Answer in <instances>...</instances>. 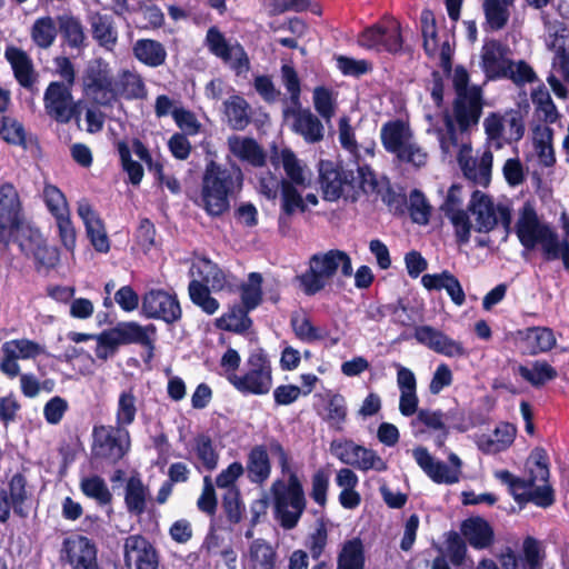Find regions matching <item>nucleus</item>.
Segmentation results:
<instances>
[{"instance_id": "35", "label": "nucleus", "mask_w": 569, "mask_h": 569, "mask_svg": "<svg viewBox=\"0 0 569 569\" xmlns=\"http://www.w3.org/2000/svg\"><path fill=\"white\" fill-rule=\"evenodd\" d=\"M44 241L42 234L38 229H34L22 221L17 227L9 230L7 234V241L0 240L3 250L9 248L11 242H16L20 251L26 256L30 257L31 253Z\"/></svg>"}, {"instance_id": "30", "label": "nucleus", "mask_w": 569, "mask_h": 569, "mask_svg": "<svg viewBox=\"0 0 569 569\" xmlns=\"http://www.w3.org/2000/svg\"><path fill=\"white\" fill-rule=\"evenodd\" d=\"M4 57L11 66L18 83L26 89H31L38 76L28 53L20 48L9 46L6 48Z\"/></svg>"}, {"instance_id": "48", "label": "nucleus", "mask_w": 569, "mask_h": 569, "mask_svg": "<svg viewBox=\"0 0 569 569\" xmlns=\"http://www.w3.org/2000/svg\"><path fill=\"white\" fill-rule=\"evenodd\" d=\"M197 274L200 281L213 291H220L226 286L223 271L209 259H200L192 267V274Z\"/></svg>"}, {"instance_id": "34", "label": "nucleus", "mask_w": 569, "mask_h": 569, "mask_svg": "<svg viewBox=\"0 0 569 569\" xmlns=\"http://www.w3.org/2000/svg\"><path fill=\"white\" fill-rule=\"evenodd\" d=\"M151 500L149 487L140 476H131L124 486V506L131 516L140 517L148 509Z\"/></svg>"}, {"instance_id": "22", "label": "nucleus", "mask_w": 569, "mask_h": 569, "mask_svg": "<svg viewBox=\"0 0 569 569\" xmlns=\"http://www.w3.org/2000/svg\"><path fill=\"white\" fill-rule=\"evenodd\" d=\"M61 559L66 560L72 569H99L97 548L87 537L74 535L63 540Z\"/></svg>"}, {"instance_id": "20", "label": "nucleus", "mask_w": 569, "mask_h": 569, "mask_svg": "<svg viewBox=\"0 0 569 569\" xmlns=\"http://www.w3.org/2000/svg\"><path fill=\"white\" fill-rule=\"evenodd\" d=\"M206 42L209 51L220 58L238 76L249 71L250 62L243 47L239 43H229L217 28L212 27L208 30Z\"/></svg>"}, {"instance_id": "6", "label": "nucleus", "mask_w": 569, "mask_h": 569, "mask_svg": "<svg viewBox=\"0 0 569 569\" xmlns=\"http://www.w3.org/2000/svg\"><path fill=\"white\" fill-rule=\"evenodd\" d=\"M339 268L343 277L352 276V262L347 252L339 249L318 252L310 257L308 269L297 276L296 280L307 296H315L326 288Z\"/></svg>"}, {"instance_id": "59", "label": "nucleus", "mask_w": 569, "mask_h": 569, "mask_svg": "<svg viewBox=\"0 0 569 569\" xmlns=\"http://www.w3.org/2000/svg\"><path fill=\"white\" fill-rule=\"evenodd\" d=\"M449 415L450 412L445 413L441 410L420 409L416 418L411 420L410 426L417 430L416 435L422 432V430H418L420 425L432 430H442L447 428L445 422Z\"/></svg>"}, {"instance_id": "14", "label": "nucleus", "mask_w": 569, "mask_h": 569, "mask_svg": "<svg viewBox=\"0 0 569 569\" xmlns=\"http://www.w3.org/2000/svg\"><path fill=\"white\" fill-rule=\"evenodd\" d=\"M471 144L467 139H461V143L452 148L449 152H442L445 156L457 153L458 163L465 177L476 184L488 186L491 178V168L493 156L491 150L486 149L480 156H471Z\"/></svg>"}, {"instance_id": "28", "label": "nucleus", "mask_w": 569, "mask_h": 569, "mask_svg": "<svg viewBox=\"0 0 569 569\" xmlns=\"http://www.w3.org/2000/svg\"><path fill=\"white\" fill-rule=\"evenodd\" d=\"M506 48L496 40L486 42L482 47L481 66L488 79L506 78L510 69V60Z\"/></svg>"}, {"instance_id": "46", "label": "nucleus", "mask_w": 569, "mask_h": 569, "mask_svg": "<svg viewBox=\"0 0 569 569\" xmlns=\"http://www.w3.org/2000/svg\"><path fill=\"white\" fill-rule=\"evenodd\" d=\"M57 34L58 22L50 16L36 19L30 29L32 42L40 49H49L54 43Z\"/></svg>"}, {"instance_id": "4", "label": "nucleus", "mask_w": 569, "mask_h": 569, "mask_svg": "<svg viewBox=\"0 0 569 569\" xmlns=\"http://www.w3.org/2000/svg\"><path fill=\"white\" fill-rule=\"evenodd\" d=\"M242 172L239 168H222L210 161L202 176L201 204L206 212L219 217L228 211L229 196L241 189Z\"/></svg>"}, {"instance_id": "27", "label": "nucleus", "mask_w": 569, "mask_h": 569, "mask_svg": "<svg viewBox=\"0 0 569 569\" xmlns=\"http://www.w3.org/2000/svg\"><path fill=\"white\" fill-rule=\"evenodd\" d=\"M77 212L84 223L87 236L93 248L99 252H108L110 243L103 222L87 199L78 201Z\"/></svg>"}, {"instance_id": "37", "label": "nucleus", "mask_w": 569, "mask_h": 569, "mask_svg": "<svg viewBox=\"0 0 569 569\" xmlns=\"http://www.w3.org/2000/svg\"><path fill=\"white\" fill-rule=\"evenodd\" d=\"M461 533L475 549H486L493 542V530L480 517L469 518L461 525Z\"/></svg>"}, {"instance_id": "47", "label": "nucleus", "mask_w": 569, "mask_h": 569, "mask_svg": "<svg viewBox=\"0 0 569 569\" xmlns=\"http://www.w3.org/2000/svg\"><path fill=\"white\" fill-rule=\"evenodd\" d=\"M57 22L58 30L70 48L80 49L84 46L86 34L83 26L77 17L61 14L57 17Z\"/></svg>"}, {"instance_id": "23", "label": "nucleus", "mask_w": 569, "mask_h": 569, "mask_svg": "<svg viewBox=\"0 0 569 569\" xmlns=\"http://www.w3.org/2000/svg\"><path fill=\"white\" fill-rule=\"evenodd\" d=\"M283 117L292 119V131L301 136L306 142L318 143L323 140L325 126L309 108H302L301 104L284 107Z\"/></svg>"}, {"instance_id": "16", "label": "nucleus", "mask_w": 569, "mask_h": 569, "mask_svg": "<svg viewBox=\"0 0 569 569\" xmlns=\"http://www.w3.org/2000/svg\"><path fill=\"white\" fill-rule=\"evenodd\" d=\"M412 457L422 471L436 483L453 485L461 477L462 461L453 452L448 456L451 466L436 460L427 448L417 447L412 450Z\"/></svg>"}, {"instance_id": "63", "label": "nucleus", "mask_w": 569, "mask_h": 569, "mask_svg": "<svg viewBox=\"0 0 569 569\" xmlns=\"http://www.w3.org/2000/svg\"><path fill=\"white\" fill-rule=\"evenodd\" d=\"M42 196L48 210L54 218L63 214L67 216L70 212L64 194L56 186L46 184Z\"/></svg>"}, {"instance_id": "58", "label": "nucleus", "mask_w": 569, "mask_h": 569, "mask_svg": "<svg viewBox=\"0 0 569 569\" xmlns=\"http://www.w3.org/2000/svg\"><path fill=\"white\" fill-rule=\"evenodd\" d=\"M3 351L6 355L17 357L18 359H31L44 353V347L28 339H18L6 342Z\"/></svg>"}, {"instance_id": "52", "label": "nucleus", "mask_w": 569, "mask_h": 569, "mask_svg": "<svg viewBox=\"0 0 569 569\" xmlns=\"http://www.w3.org/2000/svg\"><path fill=\"white\" fill-rule=\"evenodd\" d=\"M188 291L191 301L203 312L213 315L219 309V302L216 298L211 297L210 288H208L199 279H193L190 281Z\"/></svg>"}, {"instance_id": "64", "label": "nucleus", "mask_w": 569, "mask_h": 569, "mask_svg": "<svg viewBox=\"0 0 569 569\" xmlns=\"http://www.w3.org/2000/svg\"><path fill=\"white\" fill-rule=\"evenodd\" d=\"M281 209L283 214L291 216L297 211L303 212L306 206L301 194L291 182L282 179Z\"/></svg>"}, {"instance_id": "29", "label": "nucleus", "mask_w": 569, "mask_h": 569, "mask_svg": "<svg viewBox=\"0 0 569 569\" xmlns=\"http://www.w3.org/2000/svg\"><path fill=\"white\" fill-rule=\"evenodd\" d=\"M148 90L142 77L129 69H121L114 76V103L119 99L143 100Z\"/></svg>"}, {"instance_id": "54", "label": "nucleus", "mask_w": 569, "mask_h": 569, "mask_svg": "<svg viewBox=\"0 0 569 569\" xmlns=\"http://www.w3.org/2000/svg\"><path fill=\"white\" fill-rule=\"evenodd\" d=\"M312 102L319 116L327 123H330L337 110L333 92L326 87H316L312 92Z\"/></svg>"}, {"instance_id": "12", "label": "nucleus", "mask_w": 569, "mask_h": 569, "mask_svg": "<svg viewBox=\"0 0 569 569\" xmlns=\"http://www.w3.org/2000/svg\"><path fill=\"white\" fill-rule=\"evenodd\" d=\"M83 94L94 104H114V74L107 61L99 58L87 66L82 76Z\"/></svg>"}, {"instance_id": "49", "label": "nucleus", "mask_w": 569, "mask_h": 569, "mask_svg": "<svg viewBox=\"0 0 569 569\" xmlns=\"http://www.w3.org/2000/svg\"><path fill=\"white\" fill-rule=\"evenodd\" d=\"M533 147L539 162L552 167L556 162L552 148V130L548 126H537L533 129Z\"/></svg>"}, {"instance_id": "62", "label": "nucleus", "mask_w": 569, "mask_h": 569, "mask_svg": "<svg viewBox=\"0 0 569 569\" xmlns=\"http://www.w3.org/2000/svg\"><path fill=\"white\" fill-rule=\"evenodd\" d=\"M281 81L287 92L289 93V99L286 107H297L301 104L300 79L293 67L290 64H283L281 67Z\"/></svg>"}, {"instance_id": "9", "label": "nucleus", "mask_w": 569, "mask_h": 569, "mask_svg": "<svg viewBox=\"0 0 569 569\" xmlns=\"http://www.w3.org/2000/svg\"><path fill=\"white\" fill-rule=\"evenodd\" d=\"M130 445L127 428L100 425L92 429L91 457L96 461L114 465L128 453Z\"/></svg>"}, {"instance_id": "25", "label": "nucleus", "mask_w": 569, "mask_h": 569, "mask_svg": "<svg viewBox=\"0 0 569 569\" xmlns=\"http://www.w3.org/2000/svg\"><path fill=\"white\" fill-rule=\"evenodd\" d=\"M415 338L437 353L451 358L467 356V350L460 341L451 339L430 326L418 327L415 331Z\"/></svg>"}, {"instance_id": "32", "label": "nucleus", "mask_w": 569, "mask_h": 569, "mask_svg": "<svg viewBox=\"0 0 569 569\" xmlns=\"http://www.w3.org/2000/svg\"><path fill=\"white\" fill-rule=\"evenodd\" d=\"M244 561L248 569H277L278 552L267 540L253 539L244 553Z\"/></svg>"}, {"instance_id": "2", "label": "nucleus", "mask_w": 569, "mask_h": 569, "mask_svg": "<svg viewBox=\"0 0 569 569\" xmlns=\"http://www.w3.org/2000/svg\"><path fill=\"white\" fill-rule=\"evenodd\" d=\"M467 70L458 66L452 76L455 100L451 111L442 114V126L435 129L442 152H449L467 139L470 130L480 120L483 93L480 86L469 83Z\"/></svg>"}, {"instance_id": "42", "label": "nucleus", "mask_w": 569, "mask_h": 569, "mask_svg": "<svg viewBox=\"0 0 569 569\" xmlns=\"http://www.w3.org/2000/svg\"><path fill=\"white\" fill-rule=\"evenodd\" d=\"M273 163L281 162L287 177L290 179L289 182L300 187H306L309 182L308 170L301 164L295 152L288 148L282 149L277 156V151L271 156Z\"/></svg>"}, {"instance_id": "19", "label": "nucleus", "mask_w": 569, "mask_h": 569, "mask_svg": "<svg viewBox=\"0 0 569 569\" xmlns=\"http://www.w3.org/2000/svg\"><path fill=\"white\" fill-rule=\"evenodd\" d=\"M142 313L150 319H160L168 325L181 319L182 310L178 298L162 289L148 290L141 300Z\"/></svg>"}, {"instance_id": "1", "label": "nucleus", "mask_w": 569, "mask_h": 569, "mask_svg": "<svg viewBox=\"0 0 569 569\" xmlns=\"http://www.w3.org/2000/svg\"><path fill=\"white\" fill-rule=\"evenodd\" d=\"M269 453L277 459L282 475L287 476V479H276L270 487L274 519L282 529L292 530L306 510L307 500L299 477L291 470L290 456L281 442L268 438L266 443L253 446L247 456L244 472L251 483L262 486L271 475Z\"/></svg>"}, {"instance_id": "44", "label": "nucleus", "mask_w": 569, "mask_h": 569, "mask_svg": "<svg viewBox=\"0 0 569 569\" xmlns=\"http://www.w3.org/2000/svg\"><path fill=\"white\" fill-rule=\"evenodd\" d=\"M224 113L233 130H243L251 122L249 103L240 96H231L224 102Z\"/></svg>"}, {"instance_id": "50", "label": "nucleus", "mask_w": 569, "mask_h": 569, "mask_svg": "<svg viewBox=\"0 0 569 569\" xmlns=\"http://www.w3.org/2000/svg\"><path fill=\"white\" fill-rule=\"evenodd\" d=\"M525 342L530 353L547 352L556 345V337L551 329L533 327L526 330Z\"/></svg>"}, {"instance_id": "55", "label": "nucleus", "mask_w": 569, "mask_h": 569, "mask_svg": "<svg viewBox=\"0 0 569 569\" xmlns=\"http://www.w3.org/2000/svg\"><path fill=\"white\" fill-rule=\"evenodd\" d=\"M80 489L87 497L94 499L99 505H109L112 500V495L106 481L99 476L81 479Z\"/></svg>"}, {"instance_id": "40", "label": "nucleus", "mask_w": 569, "mask_h": 569, "mask_svg": "<svg viewBox=\"0 0 569 569\" xmlns=\"http://www.w3.org/2000/svg\"><path fill=\"white\" fill-rule=\"evenodd\" d=\"M92 37L104 49L112 51L118 42V31L111 16L94 13L90 18Z\"/></svg>"}, {"instance_id": "21", "label": "nucleus", "mask_w": 569, "mask_h": 569, "mask_svg": "<svg viewBox=\"0 0 569 569\" xmlns=\"http://www.w3.org/2000/svg\"><path fill=\"white\" fill-rule=\"evenodd\" d=\"M319 177L325 199L328 201L348 197L355 189L353 171L339 169L331 161H320Z\"/></svg>"}, {"instance_id": "13", "label": "nucleus", "mask_w": 569, "mask_h": 569, "mask_svg": "<svg viewBox=\"0 0 569 569\" xmlns=\"http://www.w3.org/2000/svg\"><path fill=\"white\" fill-rule=\"evenodd\" d=\"M468 210L476 220V230L478 232H489L498 223H501L508 233L511 227V212L506 206L495 207L490 197L476 190L472 192L468 204Z\"/></svg>"}, {"instance_id": "60", "label": "nucleus", "mask_w": 569, "mask_h": 569, "mask_svg": "<svg viewBox=\"0 0 569 569\" xmlns=\"http://www.w3.org/2000/svg\"><path fill=\"white\" fill-rule=\"evenodd\" d=\"M268 16H278L288 11L302 12L310 8V0H259Z\"/></svg>"}, {"instance_id": "3", "label": "nucleus", "mask_w": 569, "mask_h": 569, "mask_svg": "<svg viewBox=\"0 0 569 569\" xmlns=\"http://www.w3.org/2000/svg\"><path fill=\"white\" fill-rule=\"evenodd\" d=\"M528 478L515 477L508 470H498L495 477L507 485L509 492L518 503L532 502L538 507L548 508L555 502V495L548 483L549 469L545 461L536 459L529 461Z\"/></svg>"}, {"instance_id": "57", "label": "nucleus", "mask_w": 569, "mask_h": 569, "mask_svg": "<svg viewBox=\"0 0 569 569\" xmlns=\"http://www.w3.org/2000/svg\"><path fill=\"white\" fill-rule=\"evenodd\" d=\"M533 104L536 106V112L540 120L546 123H553L558 119V112L553 104L550 93L542 87L535 90L531 94Z\"/></svg>"}, {"instance_id": "43", "label": "nucleus", "mask_w": 569, "mask_h": 569, "mask_svg": "<svg viewBox=\"0 0 569 569\" xmlns=\"http://www.w3.org/2000/svg\"><path fill=\"white\" fill-rule=\"evenodd\" d=\"M515 0H482L486 24L491 31L503 29L510 18Z\"/></svg>"}, {"instance_id": "61", "label": "nucleus", "mask_w": 569, "mask_h": 569, "mask_svg": "<svg viewBox=\"0 0 569 569\" xmlns=\"http://www.w3.org/2000/svg\"><path fill=\"white\" fill-rule=\"evenodd\" d=\"M222 508L230 523H239L243 518L244 505L238 488H230L222 497Z\"/></svg>"}, {"instance_id": "26", "label": "nucleus", "mask_w": 569, "mask_h": 569, "mask_svg": "<svg viewBox=\"0 0 569 569\" xmlns=\"http://www.w3.org/2000/svg\"><path fill=\"white\" fill-rule=\"evenodd\" d=\"M21 203L17 189L11 183L0 187V240L7 241L10 229L21 222Z\"/></svg>"}, {"instance_id": "39", "label": "nucleus", "mask_w": 569, "mask_h": 569, "mask_svg": "<svg viewBox=\"0 0 569 569\" xmlns=\"http://www.w3.org/2000/svg\"><path fill=\"white\" fill-rule=\"evenodd\" d=\"M134 58L150 68H158L164 64L167 51L163 44L152 39H139L132 47Z\"/></svg>"}, {"instance_id": "11", "label": "nucleus", "mask_w": 569, "mask_h": 569, "mask_svg": "<svg viewBox=\"0 0 569 569\" xmlns=\"http://www.w3.org/2000/svg\"><path fill=\"white\" fill-rule=\"evenodd\" d=\"M230 383L241 393L262 396L272 388V368L268 356L258 350L248 357L242 375H232Z\"/></svg>"}, {"instance_id": "45", "label": "nucleus", "mask_w": 569, "mask_h": 569, "mask_svg": "<svg viewBox=\"0 0 569 569\" xmlns=\"http://www.w3.org/2000/svg\"><path fill=\"white\" fill-rule=\"evenodd\" d=\"M520 377L538 388L557 377V370L547 361L537 360L529 365H520L517 369Z\"/></svg>"}, {"instance_id": "24", "label": "nucleus", "mask_w": 569, "mask_h": 569, "mask_svg": "<svg viewBox=\"0 0 569 569\" xmlns=\"http://www.w3.org/2000/svg\"><path fill=\"white\" fill-rule=\"evenodd\" d=\"M123 550L128 569H159V555L144 537L140 535L127 537Z\"/></svg>"}, {"instance_id": "53", "label": "nucleus", "mask_w": 569, "mask_h": 569, "mask_svg": "<svg viewBox=\"0 0 569 569\" xmlns=\"http://www.w3.org/2000/svg\"><path fill=\"white\" fill-rule=\"evenodd\" d=\"M262 276L259 272H251L248 282L240 287L242 307L247 311L256 309L262 300Z\"/></svg>"}, {"instance_id": "38", "label": "nucleus", "mask_w": 569, "mask_h": 569, "mask_svg": "<svg viewBox=\"0 0 569 569\" xmlns=\"http://www.w3.org/2000/svg\"><path fill=\"white\" fill-rule=\"evenodd\" d=\"M117 327L123 345L139 343L147 347L149 349V357H152L156 336V327L153 325L141 326L136 321H129L119 323Z\"/></svg>"}, {"instance_id": "36", "label": "nucleus", "mask_w": 569, "mask_h": 569, "mask_svg": "<svg viewBox=\"0 0 569 569\" xmlns=\"http://www.w3.org/2000/svg\"><path fill=\"white\" fill-rule=\"evenodd\" d=\"M227 143L230 152L240 160L247 161L253 167H262L266 163V153L254 139L231 136Z\"/></svg>"}, {"instance_id": "51", "label": "nucleus", "mask_w": 569, "mask_h": 569, "mask_svg": "<svg viewBox=\"0 0 569 569\" xmlns=\"http://www.w3.org/2000/svg\"><path fill=\"white\" fill-rule=\"evenodd\" d=\"M137 411V397L133 389L130 388L121 391L117 403L114 426L127 428L132 425L134 422Z\"/></svg>"}, {"instance_id": "56", "label": "nucleus", "mask_w": 569, "mask_h": 569, "mask_svg": "<svg viewBox=\"0 0 569 569\" xmlns=\"http://www.w3.org/2000/svg\"><path fill=\"white\" fill-rule=\"evenodd\" d=\"M291 326L296 336L303 342L311 343L323 340L327 336L325 330L313 326L311 320L306 316H293L291 318Z\"/></svg>"}, {"instance_id": "10", "label": "nucleus", "mask_w": 569, "mask_h": 569, "mask_svg": "<svg viewBox=\"0 0 569 569\" xmlns=\"http://www.w3.org/2000/svg\"><path fill=\"white\" fill-rule=\"evenodd\" d=\"M487 137L486 149H501L505 144L518 142L525 134V121L520 110L505 113L491 112L483 120Z\"/></svg>"}, {"instance_id": "41", "label": "nucleus", "mask_w": 569, "mask_h": 569, "mask_svg": "<svg viewBox=\"0 0 569 569\" xmlns=\"http://www.w3.org/2000/svg\"><path fill=\"white\" fill-rule=\"evenodd\" d=\"M366 553L361 539L345 541L337 555V569H365Z\"/></svg>"}, {"instance_id": "7", "label": "nucleus", "mask_w": 569, "mask_h": 569, "mask_svg": "<svg viewBox=\"0 0 569 569\" xmlns=\"http://www.w3.org/2000/svg\"><path fill=\"white\" fill-rule=\"evenodd\" d=\"M547 29L546 47L553 56L547 82L560 98L567 96L562 81L569 83V31L559 22L545 21Z\"/></svg>"}, {"instance_id": "33", "label": "nucleus", "mask_w": 569, "mask_h": 569, "mask_svg": "<svg viewBox=\"0 0 569 569\" xmlns=\"http://www.w3.org/2000/svg\"><path fill=\"white\" fill-rule=\"evenodd\" d=\"M517 429L513 425L501 422L491 435H481L477 439V446L486 455H496L508 449L515 438Z\"/></svg>"}, {"instance_id": "17", "label": "nucleus", "mask_w": 569, "mask_h": 569, "mask_svg": "<svg viewBox=\"0 0 569 569\" xmlns=\"http://www.w3.org/2000/svg\"><path fill=\"white\" fill-rule=\"evenodd\" d=\"M358 43L366 49L397 53L402 49L401 26L395 19L373 24L360 33Z\"/></svg>"}, {"instance_id": "8", "label": "nucleus", "mask_w": 569, "mask_h": 569, "mask_svg": "<svg viewBox=\"0 0 569 569\" xmlns=\"http://www.w3.org/2000/svg\"><path fill=\"white\" fill-rule=\"evenodd\" d=\"M380 138L383 148L396 157L415 167L425 166L427 152L413 140L412 132L402 120H392L382 124Z\"/></svg>"}, {"instance_id": "31", "label": "nucleus", "mask_w": 569, "mask_h": 569, "mask_svg": "<svg viewBox=\"0 0 569 569\" xmlns=\"http://www.w3.org/2000/svg\"><path fill=\"white\" fill-rule=\"evenodd\" d=\"M421 282L428 290H446L451 301L458 307L466 301V295L458 278L447 270L440 273L423 274Z\"/></svg>"}, {"instance_id": "15", "label": "nucleus", "mask_w": 569, "mask_h": 569, "mask_svg": "<svg viewBox=\"0 0 569 569\" xmlns=\"http://www.w3.org/2000/svg\"><path fill=\"white\" fill-rule=\"evenodd\" d=\"M330 451L342 463L358 470H387L386 461L375 450L357 445L352 440H333L330 443Z\"/></svg>"}, {"instance_id": "18", "label": "nucleus", "mask_w": 569, "mask_h": 569, "mask_svg": "<svg viewBox=\"0 0 569 569\" xmlns=\"http://www.w3.org/2000/svg\"><path fill=\"white\" fill-rule=\"evenodd\" d=\"M71 89L63 82L52 81L44 91L46 112L57 122L68 123L79 118V103L73 100Z\"/></svg>"}, {"instance_id": "5", "label": "nucleus", "mask_w": 569, "mask_h": 569, "mask_svg": "<svg viewBox=\"0 0 569 569\" xmlns=\"http://www.w3.org/2000/svg\"><path fill=\"white\" fill-rule=\"evenodd\" d=\"M516 233L525 248L533 249L539 243L547 260L561 258L565 268L569 270V243L566 240L559 241L548 226L540 223L532 208L522 209Z\"/></svg>"}]
</instances>
